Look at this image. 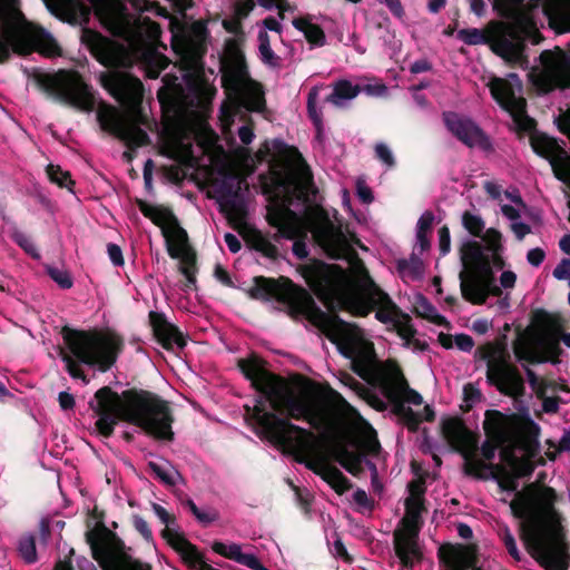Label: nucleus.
I'll return each mask as SVG.
<instances>
[{"label":"nucleus","mask_w":570,"mask_h":570,"mask_svg":"<svg viewBox=\"0 0 570 570\" xmlns=\"http://www.w3.org/2000/svg\"><path fill=\"white\" fill-rule=\"evenodd\" d=\"M46 272L49 277L59 285L60 288L69 289L72 287L73 281L67 269L48 265L46 266Z\"/></svg>","instance_id":"obj_61"},{"label":"nucleus","mask_w":570,"mask_h":570,"mask_svg":"<svg viewBox=\"0 0 570 570\" xmlns=\"http://www.w3.org/2000/svg\"><path fill=\"white\" fill-rule=\"evenodd\" d=\"M149 323L156 341L167 351L183 350L187 340L180 330L168 322L164 313L149 312Z\"/></svg>","instance_id":"obj_28"},{"label":"nucleus","mask_w":570,"mask_h":570,"mask_svg":"<svg viewBox=\"0 0 570 570\" xmlns=\"http://www.w3.org/2000/svg\"><path fill=\"white\" fill-rule=\"evenodd\" d=\"M515 432L519 434L520 448L527 452V458L533 459L537 456L540 446L538 441L539 425L530 417H527Z\"/></svg>","instance_id":"obj_41"},{"label":"nucleus","mask_w":570,"mask_h":570,"mask_svg":"<svg viewBox=\"0 0 570 570\" xmlns=\"http://www.w3.org/2000/svg\"><path fill=\"white\" fill-rule=\"evenodd\" d=\"M242 183V180H238L236 185L230 183H223L220 187V191L223 196L226 198L225 206L228 207L234 213H238L240 210L238 199L240 198Z\"/></svg>","instance_id":"obj_55"},{"label":"nucleus","mask_w":570,"mask_h":570,"mask_svg":"<svg viewBox=\"0 0 570 570\" xmlns=\"http://www.w3.org/2000/svg\"><path fill=\"white\" fill-rule=\"evenodd\" d=\"M530 146L539 157L550 163L554 177L560 181H566V174L560 169L563 156L561 151L566 149L559 144L558 139L544 132H539L530 137Z\"/></svg>","instance_id":"obj_31"},{"label":"nucleus","mask_w":570,"mask_h":570,"mask_svg":"<svg viewBox=\"0 0 570 570\" xmlns=\"http://www.w3.org/2000/svg\"><path fill=\"white\" fill-rule=\"evenodd\" d=\"M442 119L445 128L465 146H479L482 149L491 147L489 137L471 118L454 111H444Z\"/></svg>","instance_id":"obj_23"},{"label":"nucleus","mask_w":570,"mask_h":570,"mask_svg":"<svg viewBox=\"0 0 570 570\" xmlns=\"http://www.w3.org/2000/svg\"><path fill=\"white\" fill-rule=\"evenodd\" d=\"M397 269L400 272H407L413 279H420L425 271L423 261L412 254L409 259H400L397 262Z\"/></svg>","instance_id":"obj_56"},{"label":"nucleus","mask_w":570,"mask_h":570,"mask_svg":"<svg viewBox=\"0 0 570 570\" xmlns=\"http://www.w3.org/2000/svg\"><path fill=\"white\" fill-rule=\"evenodd\" d=\"M511 468L518 479L530 478L535 470V463L530 458L517 459Z\"/></svg>","instance_id":"obj_63"},{"label":"nucleus","mask_w":570,"mask_h":570,"mask_svg":"<svg viewBox=\"0 0 570 570\" xmlns=\"http://www.w3.org/2000/svg\"><path fill=\"white\" fill-rule=\"evenodd\" d=\"M370 274L362 262L353 268V275L341 266L317 262L305 268L306 283L328 309L330 315H337V309H346L357 317H366L374 311V304L361 287V277Z\"/></svg>","instance_id":"obj_5"},{"label":"nucleus","mask_w":570,"mask_h":570,"mask_svg":"<svg viewBox=\"0 0 570 570\" xmlns=\"http://www.w3.org/2000/svg\"><path fill=\"white\" fill-rule=\"evenodd\" d=\"M288 183L293 186L294 196L304 204L311 203V196H315L317 193L311 176L306 178L292 177Z\"/></svg>","instance_id":"obj_47"},{"label":"nucleus","mask_w":570,"mask_h":570,"mask_svg":"<svg viewBox=\"0 0 570 570\" xmlns=\"http://www.w3.org/2000/svg\"><path fill=\"white\" fill-rule=\"evenodd\" d=\"M456 38L468 46L487 45L510 67L523 68L529 63L522 30L514 23L494 19L482 29H460L456 32Z\"/></svg>","instance_id":"obj_8"},{"label":"nucleus","mask_w":570,"mask_h":570,"mask_svg":"<svg viewBox=\"0 0 570 570\" xmlns=\"http://www.w3.org/2000/svg\"><path fill=\"white\" fill-rule=\"evenodd\" d=\"M542 68L531 72L530 80L538 95H549L554 90L570 88V42L567 48L556 46L540 53Z\"/></svg>","instance_id":"obj_12"},{"label":"nucleus","mask_w":570,"mask_h":570,"mask_svg":"<svg viewBox=\"0 0 570 570\" xmlns=\"http://www.w3.org/2000/svg\"><path fill=\"white\" fill-rule=\"evenodd\" d=\"M258 41H259L258 50L261 53L262 61L272 67L277 66L279 58L272 50L271 41H269V37H268L267 32L259 31Z\"/></svg>","instance_id":"obj_60"},{"label":"nucleus","mask_w":570,"mask_h":570,"mask_svg":"<svg viewBox=\"0 0 570 570\" xmlns=\"http://www.w3.org/2000/svg\"><path fill=\"white\" fill-rule=\"evenodd\" d=\"M14 11L12 0H0V65L7 63L12 53L24 57L38 52L47 58L62 55L57 40L42 27L28 24L22 28L4 29Z\"/></svg>","instance_id":"obj_7"},{"label":"nucleus","mask_w":570,"mask_h":570,"mask_svg":"<svg viewBox=\"0 0 570 570\" xmlns=\"http://www.w3.org/2000/svg\"><path fill=\"white\" fill-rule=\"evenodd\" d=\"M137 205L146 218H149L155 225L163 228V234L166 239L167 237H170L175 244H178L176 230L177 227L180 226L170 209L149 205L147 202L141 199L137 200Z\"/></svg>","instance_id":"obj_35"},{"label":"nucleus","mask_w":570,"mask_h":570,"mask_svg":"<svg viewBox=\"0 0 570 570\" xmlns=\"http://www.w3.org/2000/svg\"><path fill=\"white\" fill-rule=\"evenodd\" d=\"M222 87L226 92L238 91L250 79L242 42L229 38L220 58Z\"/></svg>","instance_id":"obj_19"},{"label":"nucleus","mask_w":570,"mask_h":570,"mask_svg":"<svg viewBox=\"0 0 570 570\" xmlns=\"http://www.w3.org/2000/svg\"><path fill=\"white\" fill-rule=\"evenodd\" d=\"M483 421V430L488 439L499 443L508 442L511 433L520 425V417L517 414H504L498 410H487Z\"/></svg>","instance_id":"obj_30"},{"label":"nucleus","mask_w":570,"mask_h":570,"mask_svg":"<svg viewBox=\"0 0 570 570\" xmlns=\"http://www.w3.org/2000/svg\"><path fill=\"white\" fill-rule=\"evenodd\" d=\"M532 321L537 326L546 331V334L540 340L542 351L535 352L527 342L518 340L513 343L515 358L519 362L524 361L529 364H542L546 362L558 364L563 352L559 343V333L562 331L561 317L550 314L546 309H537Z\"/></svg>","instance_id":"obj_10"},{"label":"nucleus","mask_w":570,"mask_h":570,"mask_svg":"<svg viewBox=\"0 0 570 570\" xmlns=\"http://www.w3.org/2000/svg\"><path fill=\"white\" fill-rule=\"evenodd\" d=\"M462 225L473 237H482L485 224L481 216L465 210L462 214Z\"/></svg>","instance_id":"obj_58"},{"label":"nucleus","mask_w":570,"mask_h":570,"mask_svg":"<svg viewBox=\"0 0 570 570\" xmlns=\"http://www.w3.org/2000/svg\"><path fill=\"white\" fill-rule=\"evenodd\" d=\"M480 357L487 361V382L501 394L520 400L525 395L524 380L515 365L510 364L504 356L495 357V347L487 343L478 347Z\"/></svg>","instance_id":"obj_14"},{"label":"nucleus","mask_w":570,"mask_h":570,"mask_svg":"<svg viewBox=\"0 0 570 570\" xmlns=\"http://www.w3.org/2000/svg\"><path fill=\"white\" fill-rule=\"evenodd\" d=\"M94 530L86 532V541L90 546L92 558L102 570H151L149 563L134 559L126 552L125 542L112 530L106 527L104 513Z\"/></svg>","instance_id":"obj_9"},{"label":"nucleus","mask_w":570,"mask_h":570,"mask_svg":"<svg viewBox=\"0 0 570 570\" xmlns=\"http://www.w3.org/2000/svg\"><path fill=\"white\" fill-rule=\"evenodd\" d=\"M316 238L320 246L333 259L344 257L348 250V244L342 229L331 222L317 230Z\"/></svg>","instance_id":"obj_32"},{"label":"nucleus","mask_w":570,"mask_h":570,"mask_svg":"<svg viewBox=\"0 0 570 570\" xmlns=\"http://www.w3.org/2000/svg\"><path fill=\"white\" fill-rule=\"evenodd\" d=\"M487 87L493 100L502 109H507L508 106H511V102H517L520 98H523L520 95L523 90V83L515 72H510L507 78L493 76L490 78Z\"/></svg>","instance_id":"obj_29"},{"label":"nucleus","mask_w":570,"mask_h":570,"mask_svg":"<svg viewBox=\"0 0 570 570\" xmlns=\"http://www.w3.org/2000/svg\"><path fill=\"white\" fill-rule=\"evenodd\" d=\"M441 431L444 439L452 449L469 458L470 453L478 448L476 436L468 429L464 421L459 416H451L442 420Z\"/></svg>","instance_id":"obj_27"},{"label":"nucleus","mask_w":570,"mask_h":570,"mask_svg":"<svg viewBox=\"0 0 570 570\" xmlns=\"http://www.w3.org/2000/svg\"><path fill=\"white\" fill-rule=\"evenodd\" d=\"M295 218L296 214L289 208V204L269 209L267 214V222L273 227L295 226Z\"/></svg>","instance_id":"obj_49"},{"label":"nucleus","mask_w":570,"mask_h":570,"mask_svg":"<svg viewBox=\"0 0 570 570\" xmlns=\"http://www.w3.org/2000/svg\"><path fill=\"white\" fill-rule=\"evenodd\" d=\"M11 239L33 259H40L41 255L30 236L18 228L11 232Z\"/></svg>","instance_id":"obj_57"},{"label":"nucleus","mask_w":570,"mask_h":570,"mask_svg":"<svg viewBox=\"0 0 570 570\" xmlns=\"http://www.w3.org/2000/svg\"><path fill=\"white\" fill-rule=\"evenodd\" d=\"M186 88L174 83L171 92L173 104L183 112L196 114L206 111L215 94V89L198 75L185 76Z\"/></svg>","instance_id":"obj_17"},{"label":"nucleus","mask_w":570,"mask_h":570,"mask_svg":"<svg viewBox=\"0 0 570 570\" xmlns=\"http://www.w3.org/2000/svg\"><path fill=\"white\" fill-rule=\"evenodd\" d=\"M524 0H507L510 8H513V12H515V21H509L510 23H514L522 30V36L524 37V43L527 45V40L530 39L532 43L538 45L542 39V35L534 28L531 19L521 11V7Z\"/></svg>","instance_id":"obj_42"},{"label":"nucleus","mask_w":570,"mask_h":570,"mask_svg":"<svg viewBox=\"0 0 570 570\" xmlns=\"http://www.w3.org/2000/svg\"><path fill=\"white\" fill-rule=\"evenodd\" d=\"M18 552L26 563L37 562L36 535L31 533L22 534L18 540Z\"/></svg>","instance_id":"obj_51"},{"label":"nucleus","mask_w":570,"mask_h":570,"mask_svg":"<svg viewBox=\"0 0 570 570\" xmlns=\"http://www.w3.org/2000/svg\"><path fill=\"white\" fill-rule=\"evenodd\" d=\"M392 362L391 360L386 361L383 366H373L371 364L360 363L356 361H352V371L357 374L363 380H370L371 377H375L377 382L381 384V375L387 368V363Z\"/></svg>","instance_id":"obj_53"},{"label":"nucleus","mask_w":570,"mask_h":570,"mask_svg":"<svg viewBox=\"0 0 570 570\" xmlns=\"http://www.w3.org/2000/svg\"><path fill=\"white\" fill-rule=\"evenodd\" d=\"M209 31L205 22L195 21L184 33L181 47L185 55L202 58L207 51Z\"/></svg>","instance_id":"obj_37"},{"label":"nucleus","mask_w":570,"mask_h":570,"mask_svg":"<svg viewBox=\"0 0 570 570\" xmlns=\"http://www.w3.org/2000/svg\"><path fill=\"white\" fill-rule=\"evenodd\" d=\"M253 287L248 291L255 299H276L288 305L316 326L333 344L340 353L360 363L381 366L376 360L374 345L364 342L361 331L355 324L342 320L338 315H330L321 309L306 289L296 286L289 278L255 276Z\"/></svg>","instance_id":"obj_2"},{"label":"nucleus","mask_w":570,"mask_h":570,"mask_svg":"<svg viewBox=\"0 0 570 570\" xmlns=\"http://www.w3.org/2000/svg\"><path fill=\"white\" fill-rule=\"evenodd\" d=\"M48 9L63 21L83 24L89 21L90 8L80 0H45Z\"/></svg>","instance_id":"obj_33"},{"label":"nucleus","mask_w":570,"mask_h":570,"mask_svg":"<svg viewBox=\"0 0 570 570\" xmlns=\"http://www.w3.org/2000/svg\"><path fill=\"white\" fill-rule=\"evenodd\" d=\"M100 85L107 92L122 105H138L142 99L144 85L139 78L127 71H102Z\"/></svg>","instance_id":"obj_20"},{"label":"nucleus","mask_w":570,"mask_h":570,"mask_svg":"<svg viewBox=\"0 0 570 570\" xmlns=\"http://www.w3.org/2000/svg\"><path fill=\"white\" fill-rule=\"evenodd\" d=\"M393 326L395 327L399 336L407 342L411 341L416 334V330L412 324L411 316L406 313H403L402 311L401 314L396 316Z\"/></svg>","instance_id":"obj_59"},{"label":"nucleus","mask_w":570,"mask_h":570,"mask_svg":"<svg viewBox=\"0 0 570 570\" xmlns=\"http://www.w3.org/2000/svg\"><path fill=\"white\" fill-rule=\"evenodd\" d=\"M460 253L462 264L469 271L490 257L484 253L482 245L476 240L465 242L461 246Z\"/></svg>","instance_id":"obj_46"},{"label":"nucleus","mask_w":570,"mask_h":570,"mask_svg":"<svg viewBox=\"0 0 570 570\" xmlns=\"http://www.w3.org/2000/svg\"><path fill=\"white\" fill-rule=\"evenodd\" d=\"M325 453L328 461L332 459L340 463L348 473L354 476H361L364 472V453L351 451L346 443L336 441L328 445Z\"/></svg>","instance_id":"obj_34"},{"label":"nucleus","mask_w":570,"mask_h":570,"mask_svg":"<svg viewBox=\"0 0 570 570\" xmlns=\"http://www.w3.org/2000/svg\"><path fill=\"white\" fill-rule=\"evenodd\" d=\"M517 497L510 503L513 515L519 519L531 518L530 524L521 525V539L529 553L546 570H568L570 546L566 530L557 519V491L551 487H543L535 498L538 512L531 514L533 500L520 492H517Z\"/></svg>","instance_id":"obj_4"},{"label":"nucleus","mask_w":570,"mask_h":570,"mask_svg":"<svg viewBox=\"0 0 570 570\" xmlns=\"http://www.w3.org/2000/svg\"><path fill=\"white\" fill-rule=\"evenodd\" d=\"M459 277L462 297L474 305L484 304L490 295L498 297L502 294L495 283L490 257L469 272H460Z\"/></svg>","instance_id":"obj_15"},{"label":"nucleus","mask_w":570,"mask_h":570,"mask_svg":"<svg viewBox=\"0 0 570 570\" xmlns=\"http://www.w3.org/2000/svg\"><path fill=\"white\" fill-rule=\"evenodd\" d=\"M381 390L391 404L395 402L421 405L422 395L409 386V383L396 362H389L387 368L381 375Z\"/></svg>","instance_id":"obj_21"},{"label":"nucleus","mask_w":570,"mask_h":570,"mask_svg":"<svg viewBox=\"0 0 570 570\" xmlns=\"http://www.w3.org/2000/svg\"><path fill=\"white\" fill-rule=\"evenodd\" d=\"M267 366V361L254 352L237 360L240 373L261 394L253 407V420L271 442L283 446L296 443L306 456L299 462H304L308 470L320 475L337 494L345 493L352 489V482L331 464L314 433L276 414L306 421L312 428L320 430L331 421L328 406L320 399L297 396L287 380L271 372Z\"/></svg>","instance_id":"obj_1"},{"label":"nucleus","mask_w":570,"mask_h":570,"mask_svg":"<svg viewBox=\"0 0 570 570\" xmlns=\"http://www.w3.org/2000/svg\"><path fill=\"white\" fill-rule=\"evenodd\" d=\"M97 119L104 131L124 141L129 149H136L150 144V137L137 124L124 120L117 109L104 104L97 112Z\"/></svg>","instance_id":"obj_18"},{"label":"nucleus","mask_w":570,"mask_h":570,"mask_svg":"<svg viewBox=\"0 0 570 570\" xmlns=\"http://www.w3.org/2000/svg\"><path fill=\"white\" fill-rule=\"evenodd\" d=\"M360 283L363 292L374 304V309H376L375 318L383 324H393L396 316L401 314V309L391 299L389 294L381 289L370 274L363 273Z\"/></svg>","instance_id":"obj_26"},{"label":"nucleus","mask_w":570,"mask_h":570,"mask_svg":"<svg viewBox=\"0 0 570 570\" xmlns=\"http://www.w3.org/2000/svg\"><path fill=\"white\" fill-rule=\"evenodd\" d=\"M549 24L557 33L570 32V7L552 10L549 13Z\"/></svg>","instance_id":"obj_52"},{"label":"nucleus","mask_w":570,"mask_h":570,"mask_svg":"<svg viewBox=\"0 0 570 570\" xmlns=\"http://www.w3.org/2000/svg\"><path fill=\"white\" fill-rule=\"evenodd\" d=\"M176 236L178 244H175L173 238L167 237V253L171 258L179 259L178 271L185 276V288L197 289L196 250L189 245L187 232L183 227H177Z\"/></svg>","instance_id":"obj_22"},{"label":"nucleus","mask_w":570,"mask_h":570,"mask_svg":"<svg viewBox=\"0 0 570 570\" xmlns=\"http://www.w3.org/2000/svg\"><path fill=\"white\" fill-rule=\"evenodd\" d=\"M80 39L90 55L106 68L127 67L130 63V56L125 45L96 30L83 28Z\"/></svg>","instance_id":"obj_16"},{"label":"nucleus","mask_w":570,"mask_h":570,"mask_svg":"<svg viewBox=\"0 0 570 570\" xmlns=\"http://www.w3.org/2000/svg\"><path fill=\"white\" fill-rule=\"evenodd\" d=\"M317 90L313 88L307 95V114L308 118L313 122L316 129V137L321 139L324 124H323V115L322 110L317 107Z\"/></svg>","instance_id":"obj_50"},{"label":"nucleus","mask_w":570,"mask_h":570,"mask_svg":"<svg viewBox=\"0 0 570 570\" xmlns=\"http://www.w3.org/2000/svg\"><path fill=\"white\" fill-rule=\"evenodd\" d=\"M484 468H491L499 473L503 474V478L499 480V485L502 490L508 492L518 491V478L513 473H509L503 465L500 464H484L481 461H466L464 464V472L468 475L475 478H482L480 470Z\"/></svg>","instance_id":"obj_39"},{"label":"nucleus","mask_w":570,"mask_h":570,"mask_svg":"<svg viewBox=\"0 0 570 570\" xmlns=\"http://www.w3.org/2000/svg\"><path fill=\"white\" fill-rule=\"evenodd\" d=\"M212 550L215 553L236 562L239 561V558L242 556V548L237 543H232L227 546L224 542L214 541L212 544Z\"/></svg>","instance_id":"obj_62"},{"label":"nucleus","mask_w":570,"mask_h":570,"mask_svg":"<svg viewBox=\"0 0 570 570\" xmlns=\"http://www.w3.org/2000/svg\"><path fill=\"white\" fill-rule=\"evenodd\" d=\"M515 432L519 434L520 448L527 452V458L533 459L537 456L540 446L538 441L539 425L530 417H527Z\"/></svg>","instance_id":"obj_40"},{"label":"nucleus","mask_w":570,"mask_h":570,"mask_svg":"<svg viewBox=\"0 0 570 570\" xmlns=\"http://www.w3.org/2000/svg\"><path fill=\"white\" fill-rule=\"evenodd\" d=\"M89 407L98 415L95 426L104 438H110L115 425L122 421L140 428L157 441L175 439L170 403L151 391L132 387L118 394L110 386H102L96 391Z\"/></svg>","instance_id":"obj_3"},{"label":"nucleus","mask_w":570,"mask_h":570,"mask_svg":"<svg viewBox=\"0 0 570 570\" xmlns=\"http://www.w3.org/2000/svg\"><path fill=\"white\" fill-rule=\"evenodd\" d=\"M361 92V85H353L348 80H338L335 82L332 94H330L325 100L335 107H342L343 100H351Z\"/></svg>","instance_id":"obj_45"},{"label":"nucleus","mask_w":570,"mask_h":570,"mask_svg":"<svg viewBox=\"0 0 570 570\" xmlns=\"http://www.w3.org/2000/svg\"><path fill=\"white\" fill-rule=\"evenodd\" d=\"M49 180L61 188L71 190L75 181L71 178V174L67 170H62L59 165L49 164L46 168Z\"/></svg>","instance_id":"obj_54"},{"label":"nucleus","mask_w":570,"mask_h":570,"mask_svg":"<svg viewBox=\"0 0 570 570\" xmlns=\"http://www.w3.org/2000/svg\"><path fill=\"white\" fill-rule=\"evenodd\" d=\"M482 238L487 242V248L491 252L502 250V234L495 228H489Z\"/></svg>","instance_id":"obj_64"},{"label":"nucleus","mask_w":570,"mask_h":570,"mask_svg":"<svg viewBox=\"0 0 570 570\" xmlns=\"http://www.w3.org/2000/svg\"><path fill=\"white\" fill-rule=\"evenodd\" d=\"M38 82L47 92L77 109L91 111L95 108L96 99L91 87L77 71L61 70L53 76L42 75L38 78Z\"/></svg>","instance_id":"obj_13"},{"label":"nucleus","mask_w":570,"mask_h":570,"mask_svg":"<svg viewBox=\"0 0 570 570\" xmlns=\"http://www.w3.org/2000/svg\"><path fill=\"white\" fill-rule=\"evenodd\" d=\"M438 558L444 570H468L476 568L479 562L476 544L444 543L438 550Z\"/></svg>","instance_id":"obj_25"},{"label":"nucleus","mask_w":570,"mask_h":570,"mask_svg":"<svg viewBox=\"0 0 570 570\" xmlns=\"http://www.w3.org/2000/svg\"><path fill=\"white\" fill-rule=\"evenodd\" d=\"M293 26L304 33L307 42L314 47H323L326 43V36L321 26L312 23L307 18L301 17L293 20Z\"/></svg>","instance_id":"obj_44"},{"label":"nucleus","mask_w":570,"mask_h":570,"mask_svg":"<svg viewBox=\"0 0 570 570\" xmlns=\"http://www.w3.org/2000/svg\"><path fill=\"white\" fill-rule=\"evenodd\" d=\"M63 342L70 354L61 351L60 357L66 364V371L76 380L85 384L89 379L80 364L106 373L117 363L125 348V341L118 333L107 330H73L68 326L61 331Z\"/></svg>","instance_id":"obj_6"},{"label":"nucleus","mask_w":570,"mask_h":570,"mask_svg":"<svg viewBox=\"0 0 570 570\" xmlns=\"http://www.w3.org/2000/svg\"><path fill=\"white\" fill-rule=\"evenodd\" d=\"M405 517L402 519L404 529L393 532L395 556L406 569H412L415 562H421L423 553L419 546V522L425 511L424 498L407 497L404 501Z\"/></svg>","instance_id":"obj_11"},{"label":"nucleus","mask_w":570,"mask_h":570,"mask_svg":"<svg viewBox=\"0 0 570 570\" xmlns=\"http://www.w3.org/2000/svg\"><path fill=\"white\" fill-rule=\"evenodd\" d=\"M392 411L412 432H415L423 421L421 414L414 412L410 406L405 405L404 402H395L392 404Z\"/></svg>","instance_id":"obj_48"},{"label":"nucleus","mask_w":570,"mask_h":570,"mask_svg":"<svg viewBox=\"0 0 570 570\" xmlns=\"http://www.w3.org/2000/svg\"><path fill=\"white\" fill-rule=\"evenodd\" d=\"M504 111L509 112L513 120L514 131L519 139H523L525 135L530 137L534 134H539L537 130V120L528 115L527 100L520 98L517 102H511Z\"/></svg>","instance_id":"obj_38"},{"label":"nucleus","mask_w":570,"mask_h":570,"mask_svg":"<svg viewBox=\"0 0 570 570\" xmlns=\"http://www.w3.org/2000/svg\"><path fill=\"white\" fill-rule=\"evenodd\" d=\"M246 243L252 249L259 252L269 259L276 261L279 256L277 246L258 229H252L247 234Z\"/></svg>","instance_id":"obj_43"},{"label":"nucleus","mask_w":570,"mask_h":570,"mask_svg":"<svg viewBox=\"0 0 570 570\" xmlns=\"http://www.w3.org/2000/svg\"><path fill=\"white\" fill-rule=\"evenodd\" d=\"M100 23L115 36H125L131 27V16L121 0H90Z\"/></svg>","instance_id":"obj_24"},{"label":"nucleus","mask_w":570,"mask_h":570,"mask_svg":"<svg viewBox=\"0 0 570 570\" xmlns=\"http://www.w3.org/2000/svg\"><path fill=\"white\" fill-rule=\"evenodd\" d=\"M237 99L235 114L238 109L244 108L247 111L261 112L266 107L265 92L259 82L252 78L247 80L238 91H229Z\"/></svg>","instance_id":"obj_36"}]
</instances>
